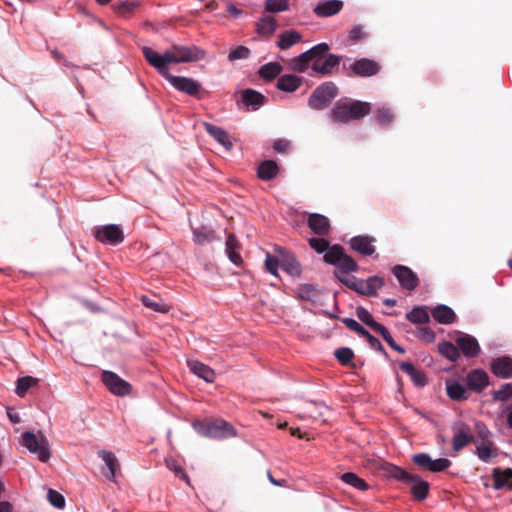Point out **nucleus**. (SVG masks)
<instances>
[{
  "label": "nucleus",
  "instance_id": "nucleus-1",
  "mask_svg": "<svg viewBox=\"0 0 512 512\" xmlns=\"http://www.w3.org/2000/svg\"><path fill=\"white\" fill-rule=\"evenodd\" d=\"M142 52L146 61L154 67L160 75H168L169 65L195 62L205 58L206 52L198 46L172 45L163 54H159L150 47H143Z\"/></svg>",
  "mask_w": 512,
  "mask_h": 512
},
{
  "label": "nucleus",
  "instance_id": "nucleus-2",
  "mask_svg": "<svg viewBox=\"0 0 512 512\" xmlns=\"http://www.w3.org/2000/svg\"><path fill=\"white\" fill-rule=\"evenodd\" d=\"M371 112L369 102L344 98L337 101L331 110L332 119L341 124H347L352 121H358Z\"/></svg>",
  "mask_w": 512,
  "mask_h": 512
},
{
  "label": "nucleus",
  "instance_id": "nucleus-3",
  "mask_svg": "<svg viewBox=\"0 0 512 512\" xmlns=\"http://www.w3.org/2000/svg\"><path fill=\"white\" fill-rule=\"evenodd\" d=\"M388 475L405 484L411 485V494L417 501H423L429 493V483L422 480L418 475L407 472L401 467L389 465L386 468Z\"/></svg>",
  "mask_w": 512,
  "mask_h": 512
},
{
  "label": "nucleus",
  "instance_id": "nucleus-4",
  "mask_svg": "<svg viewBox=\"0 0 512 512\" xmlns=\"http://www.w3.org/2000/svg\"><path fill=\"white\" fill-rule=\"evenodd\" d=\"M196 430L203 436L214 439H227L237 435L235 428L223 419L198 422Z\"/></svg>",
  "mask_w": 512,
  "mask_h": 512
},
{
  "label": "nucleus",
  "instance_id": "nucleus-5",
  "mask_svg": "<svg viewBox=\"0 0 512 512\" xmlns=\"http://www.w3.org/2000/svg\"><path fill=\"white\" fill-rule=\"evenodd\" d=\"M336 276L347 287L366 296H375L377 291L384 285V279L378 276L369 277L367 280H359L355 277H341L338 273H336Z\"/></svg>",
  "mask_w": 512,
  "mask_h": 512
},
{
  "label": "nucleus",
  "instance_id": "nucleus-6",
  "mask_svg": "<svg viewBox=\"0 0 512 512\" xmlns=\"http://www.w3.org/2000/svg\"><path fill=\"white\" fill-rule=\"evenodd\" d=\"M337 94V86L333 82H325L313 91L309 98V106L316 110H322L330 104Z\"/></svg>",
  "mask_w": 512,
  "mask_h": 512
},
{
  "label": "nucleus",
  "instance_id": "nucleus-7",
  "mask_svg": "<svg viewBox=\"0 0 512 512\" xmlns=\"http://www.w3.org/2000/svg\"><path fill=\"white\" fill-rule=\"evenodd\" d=\"M22 444L31 453H35L42 462H47L50 458L48 440L44 436L37 437L32 432H24L22 434Z\"/></svg>",
  "mask_w": 512,
  "mask_h": 512
},
{
  "label": "nucleus",
  "instance_id": "nucleus-8",
  "mask_svg": "<svg viewBox=\"0 0 512 512\" xmlns=\"http://www.w3.org/2000/svg\"><path fill=\"white\" fill-rule=\"evenodd\" d=\"M101 377L103 383L111 393L118 396H125L131 392L132 387L130 383L119 377L116 373L103 371Z\"/></svg>",
  "mask_w": 512,
  "mask_h": 512
},
{
  "label": "nucleus",
  "instance_id": "nucleus-9",
  "mask_svg": "<svg viewBox=\"0 0 512 512\" xmlns=\"http://www.w3.org/2000/svg\"><path fill=\"white\" fill-rule=\"evenodd\" d=\"M412 461L420 468L428 470L430 472L444 471L447 468H449L452 464L451 461L447 458H439L433 460L427 453L415 454L412 457Z\"/></svg>",
  "mask_w": 512,
  "mask_h": 512
},
{
  "label": "nucleus",
  "instance_id": "nucleus-10",
  "mask_svg": "<svg viewBox=\"0 0 512 512\" xmlns=\"http://www.w3.org/2000/svg\"><path fill=\"white\" fill-rule=\"evenodd\" d=\"M162 76L166 80H168L174 88H176L178 91H181L187 95L196 96L201 89V84L192 78H187V77H183V76H174V75L170 74V72H168V75L165 74Z\"/></svg>",
  "mask_w": 512,
  "mask_h": 512
},
{
  "label": "nucleus",
  "instance_id": "nucleus-11",
  "mask_svg": "<svg viewBox=\"0 0 512 512\" xmlns=\"http://www.w3.org/2000/svg\"><path fill=\"white\" fill-rule=\"evenodd\" d=\"M94 236L98 241L112 245L119 244L124 240L122 229L115 224H108L96 228Z\"/></svg>",
  "mask_w": 512,
  "mask_h": 512
},
{
  "label": "nucleus",
  "instance_id": "nucleus-12",
  "mask_svg": "<svg viewBox=\"0 0 512 512\" xmlns=\"http://www.w3.org/2000/svg\"><path fill=\"white\" fill-rule=\"evenodd\" d=\"M350 71L357 77H372L377 75L381 70V65L375 60L361 58L356 60L349 66Z\"/></svg>",
  "mask_w": 512,
  "mask_h": 512
},
{
  "label": "nucleus",
  "instance_id": "nucleus-13",
  "mask_svg": "<svg viewBox=\"0 0 512 512\" xmlns=\"http://www.w3.org/2000/svg\"><path fill=\"white\" fill-rule=\"evenodd\" d=\"M453 439L452 445L454 451L458 452L465 446L474 441L470 427L464 422H457L452 427Z\"/></svg>",
  "mask_w": 512,
  "mask_h": 512
},
{
  "label": "nucleus",
  "instance_id": "nucleus-14",
  "mask_svg": "<svg viewBox=\"0 0 512 512\" xmlns=\"http://www.w3.org/2000/svg\"><path fill=\"white\" fill-rule=\"evenodd\" d=\"M400 286L408 291H413L419 285V278L409 267L396 265L392 270Z\"/></svg>",
  "mask_w": 512,
  "mask_h": 512
},
{
  "label": "nucleus",
  "instance_id": "nucleus-15",
  "mask_svg": "<svg viewBox=\"0 0 512 512\" xmlns=\"http://www.w3.org/2000/svg\"><path fill=\"white\" fill-rule=\"evenodd\" d=\"M455 343L461 352L467 358H474L479 355L481 348L475 337L465 333H459L455 338Z\"/></svg>",
  "mask_w": 512,
  "mask_h": 512
},
{
  "label": "nucleus",
  "instance_id": "nucleus-16",
  "mask_svg": "<svg viewBox=\"0 0 512 512\" xmlns=\"http://www.w3.org/2000/svg\"><path fill=\"white\" fill-rule=\"evenodd\" d=\"M275 251L280 256V267L289 275L299 277L302 273V267L294 254L282 247H277Z\"/></svg>",
  "mask_w": 512,
  "mask_h": 512
},
{
  "label": "nucleus",
  "instance_id": "nucleus-17",
  "mask_svg": "<svg viewBox=\"0 0 512 512\" xmlns=\"http://www.w3.org/2000/svg\"><path fill=\"white\" fill-rule=\"evenodd\" d=\"M490 370L498 378H512V358L509 356H501L492 359L490 363Z\"/></svg>",
  "mask_w": 512,
  "mask_h": 512
},
{
  "label": "nucleus",
  "instance_id": "nucleus-18",
  "mask_svg": "<svg viewBox=\"0 0 512 512\" xmlns=\"http://www.w3.org/2000/svg\"><path fill=\"white\" fill-rule=\"evenodd\" d=\"M466 383L470 390L480 393L489 385V376L482 369H474L467 374Z\"/></svg>",
  "mask_w": 512,
  "mask_h": 512
},
{
  "label": "nucleus",
  "instance_id": "nucleus-19",
  "mask_svg": "<svg viewBox=\"0 0 512 512\" xmlns=\"http://www.w3.org/2000/svg\"><path fill=\"white\" fill-rule=\"evenodd\" d=\"M308 227L318 236H327L331 230L330 220L318 213H312L307 219Z\"/></svg>",
  "mask_w": 512,
  "mask_h": 512
},
{
  "label": "nucleus",
  "instance_id": "nucleus-20",
  "mask_svg": "<svg viewBox=\"0 0 512 512\" xmlns=\"http://www.w3.org/2000/svg\"><path fill=\"white\" fill-rule=\"evenodd\" d=\"M375 238L368 235H359L352 237L349 241L352 250L364 255L370 256L375 252V246L373 243Z\"/></svg>",
  "mask_w": 512,
  "mask_h": 512
},
{
  "label": "nucleus",
  "instance_id": "nucleus-21",
  "mask_svg": "<svg viewBox=\"0 0 512 512\" xmlns=\"http://www.w3.org/2000/svg\"><path fill=\"white\" fill-rule=\"evenodd\" d=\"M341 0L320 1L313 9L315 15L321 18L331 17L338 14L343 8Z\"/></svg>",
  "mask_w": 512,
  "mask_h": 512
},
{
  "label": "nucleus",
  "instance_id": "nucleus-22",
  "mask_svg": "<svg viewBox=\"0 0 512 512\" xmlns=\"http://www.w3.org/2000/svg\"><path fill=\"white\" fill-rule=\"evenodd\" d=\"M340 57L334 54H328L323 59H318L312 63V70L321 75H330L335 67L340 64Z\"/></svg>",
  "mask_w": 512,
  "mask_h": 512
},
{
  "label": "nucleus",
  "instance_id": "nucleus-23",
  "mask_svg": "<svg viewBox=\"0 0 512 512\" xmlns=\"http://www.w3.org/2000/svg\"><path fill=\"white\" fill-rule=\"evenodd\" d=\"M203 127L205 131L211 137H213L219 144H221L226 150H232L233 143L230 140L228 133L224 129L208 122H204Z\"/></svg>",
  "mask_w": 512,
  "mask_h": 512
},
{
  "label": "nucleus",
  "instance_id": "nucleus-24",
  "mask_svg": "<svg viewBox=\"0 0 512 512\" xmlns=\"http://www.w3.org/2000/svg\"><path fill=\"white\" fill-rule=\"evenodd\" d=\"M493 487L496 490L500 489H512V469L506 468L504 470L500 468H494L492 471Z\"/></svg>",
  "mask_w": 512,
  "mask_h": 512
},
{
  "label": "nucleus",
  "instance_id": "nucleus-25",
  "mask_svg": "<svg viewBox=\"0 0 512 512\" xmlns=\"http://www.w3.org/2000/svg\"><path fill=\"white\" fill-rule=\"evenodd\" d=\"M187 365L190 371L197 375L199 378H202L208 383L214 382L216 374L214 370L211 369L208 365L194 360H188Z\"/></svg>",
  "mask_w": 512,
  "mask_h": 512
},
{
  "label": "nucleus",
  "instance_id": "nucleus-26",
  "mask_svg": "<svg viewBox=\"0 0 512 512\" xmlns=\"http://www.w3.org/2000/svg\"><path fill=\"white\" fill-rule=\"evenodd\" d=\"M400 370L410 376L411 380L417 387H424L427 384L426 374L422 370H418L410 362H401Z\"/></svg>",
  "mask_w": 512,
  "mask_h": 512
},
{
  "label": "nucleus",
  "instance_id": "nucleus-27",
  "mask_svg": "<svg viewBox=\"0 0 512 512\" xmlns=\"http://www.w3.org/2000/svg\"><path fill=\"white\" fill-rule=\"evenodd\" d=\"M98 456L105 462L107 466V471H104V476L113 480L116 476V470L119 468V461L111 451L100 450L98 451Z\"/></svg>",
  "mask_w": 512,
  "mask_h": 512
},
{
  "label": "nucleus",
  "instance_id": "nucleus-28",
  "mask_svg": "<svg viewBox=\"0 0 512 512\" xmlns=\"http://www.w3.org/2000/svg\"><path fill=\"white\" fill-rule=\"evenodd\" d=\"M225 246L229 260L235 265H240L242 263V257L239 253L240 243L234 234H228Z\"/></svg>",
  "mask_w": 512,
  "mask_h": 512
},
{
  "label": "nucleus",
  "instance_id": "nucleus-29",
  "mask_svg": "<svg viewBox=\"0 0 512 512\" xmlns=\"http://www.w3.org/2000/svg\"><path fill=\"white\" fill-rule=\"evenodd\" d=\"M431 314L437 322L445 325L454 323L457 318L455 312L446 305L436 306L432 309Z\"/></svg>",
  "mask_w": 512,
  "mask_h": 512
},
{
  "label": "nucleus",
  "instance_id": "nucleus-30",
  "mask_svg": "<svg viewBox=\"0 0 512 512\" xmlns=\"http://www.w3.org/2000/svg\"><path fill=\"white\" fill-rule=\"evenodd\" d=\"M278 165L273 160H265L260 163L257 170L258 177L263 181H270L278 174Z\"/></svg>",
  "mask_w": 512,
  "mask_h": 512
},
{
  "label": "nucleus",
  "instance_id": "nucleus-31",
  "mask_svg": "<svg viewBox=\"0 0 512 512\" xmlns=\"http://www.w3.org/2000/svg\"><path fill=\"white\" fill-rule=\"evenodd\" d=\"M277 21L273 16H264L256 24V31L263 37H270L277 29Z\"/></svg>",
  "mask_w": 512,
  "mask_h": 512
},
{
  "label": "nucleus",
  "instance_id": "nucleus-32",
  "mask_svg": "<svg viewBox=\"0 0 512 512\" xmlns=\"http://www.w3.org/2000/svg\"><path fill=\"white\" fill-rule=\"evenodd\" d=\"M475 454L478 458L487 463L492 457L497 456V448L493 441L479 442L476 445Z\"/></svg>",
  "mask_w": 512,
  "mask_h": 512
},
{
  "label": "nucleus",
  "instance_id": "nucleus-33",
  "mask_svg": "<svg viewBox=\"0 0 512 512\" xmlns=\"http://www.w3.org/2000/svg\"><path fill=\"white\" fill-rule=\"evenodd\" d=\"M301 34L296 30H288L278 36L277 46L281 50H287L301 41Z\"/></svg>",
  "mask_w": 512,
  "mask_h": 512
},
{
  "label": "nucleus",
  "instance_id": "nucleus-34",
  "mask_svg": "<svg viewBox=\"0 0 512 512\" xmlns=\"http://www.w3.org/2000/svg\"><path fill=\"white\" fill-rule=\"evenodd\" d=\"M301 83V78L296 75H283L278 78L277 88L284 92H294L300 87Z\"/></svg>",
  "mask_w": 512,
  "mask_h": 512
},
{
  "label": "nucleus",
  "instance_id": "nucleus-35",
  "mask_svg": "<svg viewBox=\"0 0 512 512\" xmlns=\"http://www.w3.org/2000/svg\"><path fill=\"white\" fill-rule=\"evenodd\" d=\"M242 101L246 106L257 109L266 102V97L256 90L245 89L242 92Z\"/></svg>",
  "mask_w": 512,
  "mask_h": 512
},
{
  "label": "nucleus",
  "instance_id": "nucleus-36",
  "mask_svg": "<svg viewBox=\"0 0 512 512\" xmlns=\"http://www.w3.org/2000/svg\"><path fill=\"white\" fill-rule=\"evenodd\" d=\"M141 302L145 307L152 309L156 312L168 313L171 310V306L163 302V300L157 296L149 297L143 295L141 297Z\"/></svg>",
  "mask_w": 512,
  "mask_h": 512
},
{
  "label": "nucleus",
  "instance_id": "nucleus-37",
  "mask_svg": "<svg viewBox=\"0 0 512 512\" xmlns=\"http://www.w3.org/2000/svg\"><path fill=\"white\" fill-rule=\"evenodd\" d=\"M438 351L451 362H456L460 358V352L456 343L442 341L438 344Z\"/></svg>",
  "mask_w": 512,
  "mask_h": 512
},
{
  "label": "nucleus",
  "instance_id": "nucleus-38",
  "mask_svg": "<svg viewBox=\"0 0 512 512\" xmlns=\"http://www.w3.org/2000/svg\"><path fill=\"white\" fill-rule=\"evenodd\" d=\"M340 479L347 485L357 489V490H360V491H366L369 489V485L367 484V482L360 478L358 475H356L355 473L353 472H346V473H343L341 476H340Z\"/></svg>",
  "mask_w": 512,
  "mask_h": 512
},
{
  "label": "nucleus",
  "instance_id": "nucleus-39",
  "mask_svg": "<svg viewBox=\"0 0 512 512\" xmlns=\"http://www.w3.org/2000/svg\"><path fill=\"white\" fill-rule=\"evenodd\" d=\"M344 253L343 247L339 244H335L328 248L323 256V260L327 264L337 266L344 256Z\"/></svg>",
  "mask_w": 512,
  "mask_h": 512
},
{
  "label": "nucleus",
  "instance_id": "nucleus-40",
  "mask_svg": "<svg viewBox=\"0 0 512 512\" xmlns=\"http://www.w3.org/2000/svg\"><path fill=\"white\" fill-rule=\"evenodd\" d=\"M447 395L456 401L468 399V393L465 387L458 382H448L446 385Z\"/></svg>",
  "mask_w": 512,
  "mask_h": 512
},
{
  "label": "nucleus",
  "instance_id": "nucleus-41",
  "mask_svg": "<svg viewBox=\"0 0 512 512\" xmlns=\"http://www.w3.org/2000/svg\"><path fill=\"white\" fill-rule=\"evenodd\" d=\"M282 72V66L277 62H270L261 66L259 75L263 79L273 80Z\"/></svg>",
  "mask_w": 512,
  "mask_h": 512
},
{
  "label": "nucleus",
  "instance_id": "nucleus-42",
  "mask_svg": "<svg viewBox=\"0 0 512 512\" xmlns=\"http://www.w3.org/2000/svg\"><path fill=\"white\" fill-rule=\"evenodd\" d=\"M406 319L412 323L424 324L429 322V314L424 307H415L406 314Z\"/></svg>",
  "mask_w": 512,
  "mask_h": 512
},
{
  "label": "nucleus",
  "instance_id": "nucleus-43",
  "mask_svg": "<svg viewBox=\"0 0 512 512\" xmlns=\"http://www.w3.org/2000/svg\"><path fill=\"white\" fill-rule=\"evenodd\" d=\"M375 119L379 126L387 127L392 124L395 119V115L390 108L381 107L376 110Z\"/></svg>",
  "mask_w": 512,
  "mask_h": 512
},
{
  "label": "nucleus",
  "instance_id": "nucleus-44",
  "mask_svg": "<svg viewBox=\"0 0 512 512\" xmlns=\"http://www.w3.org/2000/svg\"><path fill=\"white\" fill-rule=\"evenodd\" d=\"M492 399L495 402H506L512 398V383H504L498 390L491 392Z\"/></svg>",
  "mask_w": 512,
  "mask_h": 512
},
{
  "label": "nucleus",
  "instance_id": "nucleus-45",
  "mask_svg": "<svg viewBox=\"0 0 512 512\" xmlns=\"http://www.w3.org/2000/svg\"><path fill=\"white\" fill-rule=\"evenodd\" d=\"M297 293L299 298L307 301H314L318 297V289L312 284H302L298 287Z\"/></svg>",
  "mask_w": 512,
  "mask_h": 512
},
{
  "label": "nucleus",
  "instance_id": "nucleus-46",
  "mask_svg": "<svg viewBox=\"0 0 512 512\" xmlns=\"http://www.w3.org/2000/svg\"><path fill=\"white\" fill-rule=\"evenodd\" d=\"M337 268L339 269V272H337L338 274H348L350 272H356L358 270V265L351 256L344 253V256L337 265Z\"/></svg>",
  "mask_w": 512,
  "mask_h": 512
},
{
  "label": "nucleus",
  "instance_id": "nucleus-47",
  "mask_svg": "<svg viewBox=\"0 0 512 512\" xmlns=\"http://www.w3.org/2000/svg\"><path fill=\"white\" fill-rule=\"evenodd\" d=\"M311 62L308 53L304 52L298 57H295L291 60L290 68L295 72H305L308 68L309 63Z\"/></svg>",
  "mask_w": 512,
  "mask_h": 512
},
{
  "label": "nucleus",
  "instance_id": "nucleus-48",
  "mask_svg": "<svg viewBox=\"0 0 512 512\" xmlns=\"http://www.w3.org/2000/svg\"><path fill=\"white\" fill-rule=\"evenodd\" d=\"M38 383V379L32 376L21 377L17 380L16 393L23 397L29 388L33 387Z\"/></svg>",
  "mask_w": 512,
  "mask_h": 512
},
{
  "label": "nucleus",
  "instance_id": "nucleus-49",
  "mask_svg": "<svg viewBox=\"0 0 512 512\" xmlns=\"http://www.w3.org/2000/svg\"><path fill=\"white\" fill-rule=\"evenodd\" d=\"M193 239L195 243L204 245L206 243H210L211 241H213L214 234L211 230L205 227H201L193 231Z\"/></svg>",
  "mask_w": 512,
  "mask_h": 512
},
{
  "label": "nucleus",
  "instance_id": "nucleus-50",
  "mask_svg": "<svg viewBox=\"0 0 512 512\" xmlns=\"http://www.w3.org/2000/svg\"><path fill=\"white\" fill-rule=\"evenodd\" d=\"M289 9V0H266L265 10L270 13L284 12Z\"/></svg>",
  "mask_w": 512,
  "mask_h": 512
},
{
  "label": "nucleus",
  "instance_id": "nucleus-51",
  "mask_svg": "<svg viewBox=\"0 0 512 512\" xmlns=\"http://www.w3.org/2000/svg\"><path fill=\"white\" fill-rule=\"evenodd\" d=\"M329 50V45L327 43H320L306 51L308 53V56L311 59V62L314 63L318 59H323L327 55V52Z\"/></svg>",
  "mask_w": 512,
  "mask_h": 512
},
{
  "label": "nucleus",
  "instance_id": "nucleus-52",
  "mask_svg": "<svg viewBox=\"0 0 512 512\" xmlns=\"http://www.w3.org/2000/svg\"><path fill=\"white\" fill-rule=\"evenodd\" d=\"M334 356L340 364L347 366L351 364L354 358V352L348 347H341L335 350Z\"/></svg>",
  "mask_w": 512,
  "mask_h": 512
},
{
  "label": "nucleus",
  "instance_id": "nucleus-53",
  "mask_svg": "<svg viewBox=\"0 0 512 512\" xmlns=\"http://www.w3.org/2000/svg\"><path fill=\"white\" fill-rule=\"evenodd\" d=\"M308 243L309 246L319 254L326 252L330 247L329 241L326 240L324 236L309 238Z\"/></svg>",
  "mask_w": 512,
  "mask_h": 512
},
{
  "label": "nucleus",
  "instance_id": "nucleus-54",
  "mask_svg": "<svg viewBox=\"0 0 512 512\" xmlns=\"http://www.w3.org/2000/svg\"><path fill=\"white\" fill-rule=\"evenodd\" d=\"M356 316L358 317V319L363 322L364 324H366L368 327H370L371 329H373L375 327V325L378 323L374 320L373 316L370 314V312L365 309L364 307H357L356 308Z\"/></svg>",
  "mask_w": 512,
  "mask_h": 512
},
{
  "label": "nucleus",
  "instance_id": "nucleus-55",
  "mask_svg": "<svg viewBox=\"0 0 512 512\" xmlns=\"http://www.w3.org/2000/svg\"><path fill=\"white\" fill-rule=\"evenodd\" d=\"M166 465L169 468V470L173 471L175 476L179 477L180 479L184 480L185 482L189 483V477L182 468L180 464L177 463L176 460L170 458L166 459Z\"/></svg>",
  "mask_w": 512,
  "mask_h": 512
},
{
  "label": "nucleus",
  "instance_id": "nucleus-56",
  "mask_svg": "<svg viewBox=\"0 0 512 512\" xmlns=\"http://www.w3.org/2000/svg\"><path fill=\"white\" fill-rule=\"evenodd\" d=\"M135 6H136L135 3L125 0V1L116 2L113 5V9L119 15H126L128 13H131L134 10Z\"/></svg>",
  "mask_w": 512,
  "mask_h": 512
},
{
  "label": "nucleus",
  "instance_id": "nucleus-57",
  "mask_svg": "<svg viewBox=\"0 0 512 512\" xmlns=\"http://www.w3.org/2000/svg\"><path fill=\"white\" fill-rule=\"evenodd\" d=\"M250 55V50L248 47L246 46H243V45H240L238 47H236L234 50H232L229 55H228V59L230 61H235V60H239V59H246L248 58Z\"/></svg>",
  "mask_w": 512,
  "mask_h": 512
},
{
  "label": "nucleus",
  "instance_id": "nucleus-58",
  "mask_svg": "<svg viewBox=\"0 0 512 512\" xmlns=\"http://www.w3.org/2000/svg\"><path fill=\"white\" fill-rule=\"evenodd\" d=\"M48 500L56 508L62 509L65 506V498L62 494L57 492L56 490L49 489L48 491Z\"/></svg>",
  "mask_w": 512,
  "mask_h": 512
},
{
  "label": "nucleus",
  "instance_id": "nucleus-59",
  "mask_svg": "<svg viewBox=\"0 0 512 512\" xmlns=\"http://www.w3.org/2000/svg\"><path fill=\"white\" fill-rule=\"evenodd\" d=\"M265 266L266 269L272 274L277 276L278 275V268L280 267V257L272 256L271 254L267 253L266 259H265Z\"/></svg>",
  "mask_w": 512,
  "mask_h": 512
},
{
  "label": "nucleus",
  "instance_id": "nucleus-60",
  "mask_svg": "<svg viewBox=\"0 0 512 512\" xmlns=\"http://www.w3.org/2000/svg\"><path fill=\"white\" fill-rule=\"evenodd\" d=\"M366 36H367V34L364 31V27L362 25L354 26L349 31V34H348V38L352 42H356V41L362 40V39L366 38Z\"/></svg>",
  "mask_w": 512,
  "mask_h": 512
},
{
  "label": "nucleus",
  "instance_id": "nucleus-61",
  "mask_svg": "<svg viewBox=\"0 0 512 512\" xmlns=\"http://www.w3.org/2000/svg\"><path fill=\"white\" fill-rule=\"evenodd\" d=\"M417 336L419 339L423 340L426 343H432L435 340V333L429 327L419 328L417 331Z\"/></svg>",
  "mask_w": 512,
  "mask_h": 512
},
{
  "label": "nucleus",
  "instance_id": "nucleus-62",
  "mask_svg": "<svg viewBox=\"0 0 512 512\" xmlns=\"http://www.w3.org/2000/svg\"><path fill=\"white\" fill-rule=\"evenodd\" d=\"M476 427H477V435H478V438L481 439V442L491 441L490 440L491 432L485 424L477 423Z\"/></svg>",
  "mask_w": 512,
  "mask_h": 512
},
{
  "label": "nucleus",
  "instance_id": "nucleus-63",
  "mask_svg": "<svg viewBox=\"0 0 512 512\" xmlns=\"http://www.w3.org/2000/svg\"><path fill=\"white\" fill-rule=\"evenodd\" d=\"M273 149L278 153H287L290 149V142L287 139H277L273 143Z\"/></svg>",
  "mask_w": 512,
  "mask_h": 512
},
{
  "label": "nucleus",
  "instance_id": "nucleus-64",
  "mask_svg": "<svg viewBox=\"0 0 512 512\" xmlns=\"http://www.w3.org/2000/svg\"><path fill=\"white\" fill-rule=\"evenodd\" d=\"M372 330H374L375 332L379 333L382 336V338L386 341V343H389V341L393 340V338H392L391 334L389 333L388 329L385 326H383L382 324H380V323H377Z\"/></svg>",
  "mask_w": 512,
  "mask_h": 512
}]
</instances>
